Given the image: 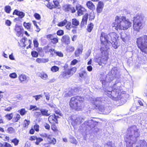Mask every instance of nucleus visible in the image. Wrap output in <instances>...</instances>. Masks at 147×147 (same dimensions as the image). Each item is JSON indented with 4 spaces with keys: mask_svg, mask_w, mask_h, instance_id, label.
<instances>
[{
    "mask_svg": "<svg viewBox=\"0 0 147 147\" xmlns=\"http://www.w3.org/2000/svg\"><path fill=\"white\" fill-rule=\"evenodd\" d=\"M105 93L112 100L115 101L121 99L125 95V92L123 91L121 87L116 84H114L112 87L107 88Z\"/></svg>",
    "mask_w": 147,
    "mask_h": 147,
    "instance_id": "1",
    "label": "nucleus"
},
{
    "mask_svg": "<svg viewBox=\"0 0 147 147\" xmlns=\"http://www.w3.org/2000/svg\"><path fill=\"white\" fill-rule=\"evenodd\" d=\"M139 136L138 129L135 125L129 127L127 129L125 138L126 147H132L133 144L135 143Z\"/></svg>",
    "mask_w": 147,
    "mask_h": 147,
    "instance_id": "2",
    "label": "nucleus"
},
{
    "mask_svg": "<svg viewBox=\"0 0 147 147\" xmlns=\"http://www.w3.org/2000/svg\"><path fill=\"white\" fill-rule=\"evenodd\" d=\"M131 23L128 19L123 16L116 17L115 22L112 24V26L117 30H125L131 26Z\"/></svg>",
    "mask_w": 147,
    "mask_h": 147,
    "instance_id": "3",
    "label": "nucleus"
},
{
    "mask_svg": "<svg viewBox=\"0 0 147 147\" xmlns=\"http://www.w3.org/2000/svg\"><path fill=\"white\" fill-rule=\"evenodd\" d=\"M84 100V98L80 96L72 97L70 100V107L76 110L79 111L83 107Z\"/></svg>",
    "mask_w": 147,
    "mask_h": 147,
    "instance_id": "4",
    "label": "nucleus"
},
{
    "mask_svg": "<svg viewBox=\"0 0 147 147\" xmlns=\"http://www.w3.org/2000/svg\"><path fill=\"white\" fill-rule=\"evenodd\" d=\"M136 43L142 51L147 53V36L144 35L137 38Z\"/></svg>",
    "mask_w": 147,
    "mask_h": 147,
    "instance_id": "5",
    "label": "nucleus"
},
{
    "mask_svg": "<svg viewBox=\"0 0 147 147\" xmlns=\"http://www.w3.org/2000/svg\"><path fill=\"white\" fill-rule=\"evenodd\" d=\"M142 21V18L140 15L134 17L133 28L135 30L139 31L141 28Z\"/></svg>",
    "mask_w": 147,
    "mask_h": 147,
    "instance_id": "6",
    "label": "nucleus"
},
{
    "mask_svg": "<svg viewBox=\"0 0 147 147\" xmlns=\"http://www.w3.org/2000/svg\"><path fill=\"white\" fill-rule=\"evenodd\" d=\"M101 56L98 57V59L96 58V61L97 63L100 62L105 64L108 58V52L106 50L103 49V48H101Z\"/></svg>",
    "mask_w": 147,
    "mask_h": 147,
    "instance_id": "7",
    "label": "nucleus"
},
{
    "mask_svg": "<svg viewBox=\"0 0 147 147\" xmlns=\"http://www.w3.org/2000/svg\"><path fill=\"white\" fill-rule=\"evenodd\" d=\"M108 36L109 40L111 41L109 42V44H111L114 48L117 49L118 46L116 42V40L118 38L117 34L115 32H111L108 34Z\"/></svg>",
    "mask_w": 147,
    "mask_h": 147,
    "instance_id": "8",
    "label": "nucleus"
},
{
    "mask_svg": "<svg viewBox=\"0 0 147 147\" xmlns=\"http://www.w3.org/2000/svg\"><path fill=\"white\" fill-rule=\"evenodd\" d=\"M76 71V69L74 68L68 70H65L61 73L60 77L61 78H67L69 77V75L73 74Z\"/></svg>",
    "mask_w": 147,
    "mask_h": 147,
    "instance_id": "9",
    "label": "nucleus"
},
{
    "mask_svg": "<svg viewBox=\"0 0 147 147\" xmlns=\"http://www.w3.org/2000/svg\"><path fill=\"white\" fill-rule=\"evenodd\" d=\"M108 37V34L107 35L104 32H102L100 36V40L101 43L104 45H106L107 44L109 45V42L111 41L109 40Z\"/></svg>",
    "mask_w": 147,
    "mask_h": 147,
    "instance_id": "10",
    "label": "nucleus"
},
{
    "mask_svg": "<svg viewBox=\"0 0 147 147\" xmlns=\"http://www.w3.org/2000/svg\"><path fill=\"white\" fill-rule=\"evenodd\" d=\"M21 41L23 43V47H25L27 45L29 44L28 46L26 47L27 49L31 48L32 41L30 40H28V39L25 37L22 38L21 40Z\"/></svg>",
    "mask_w": 147,
    "mask_h": 147,
    "instance_id": "11",
    "label": "nucleus"
},
{
    "mask_svg": "<svg viewBox=\"0 0 147 147\" xmlns=\"http://www.w3.org/2000/svg\"><path fill=\"white\" fill-rule=\"evenodd\" d=\"M76 9L78 11V15L79 16L83 15L86 11L85 9L80 5H78L76 6Z\"/></svg>",
    "mask_w": 147,
    "mask_h": 147,
    "instance_id": "12",
    "label": "nucleus"
},
{
    "mask_svg": "<svg viewBox=\"0 0 147 147\" xmlns=\"http://www.w3.org/2000/svg\"><path fill=\"white\" fill-rule=\"evenodd\" d=\"M63 8V10L66 12L70 11L72 13H74L76 11L74 8L70 5H65Z\"/></svg>",
    "mask_w": 147,
    "mask_h": 147,
    "instance_id": "13",
    "label": "nucleus"
},
{
    "mask_svg": "<svg viewBox=\"0 0 147 147\" xmlns=\"http://www.w3.org/2000/svg\"><path fill=\"white\" fill-rule=\"evenodd\" d=\"M15 30L16 32V35L19 37L22 34V32L24 30V28L21 26H15Z\"/></svg>",
    "mask_w": 147,
    "mask_h": 147,
    "instance_id": "14",
    "label": "nucleus"
},
{
    "mask_svg": "<svg viewBox=\"0 0 147 147\" xmlns=\"http://www.w3.org/2000/svg\"><path fill=\"white\" fill-rule=\"evenodd\" d=\"M12 14L13 15H16L18 16L20 19L23 18L25 16V14L24 12L17 9H15L13 11Z\"/></svg>",
    "mask_w": 147,
    "mask_h": 147,
    "instance_id": "15",
    "label": "nucleus"
},
{
    "mask_svg": "<svg viewBox=\"0 0 147 147\" xmlns=\"http://www.w3.org/2000/svg\"><path fill=\"white\" fill-rule=\"evenodd\" d=\"M83 125H84L87 128L90 127L91 129L94 127V121L92 120L86 121L84 123Z\"/></svg>",
    "mask_w": 147,
    "mask_h": 147,
    "instance_id": "16",
    "label": "nucleus"
},
{
    "mask_svg": "<svg viewBox=\"0 0 147 147\" xmlns=\"http://www.w3.org/2000/svg\"><path fill=\"white\" fill-rule=\"evenodd\" d=\"M61 40L63 43L66 45L69 44L70 42V37L68 35H65L63 36Z\"/></svg>",
    "mask_w": 147,
    "mask_h": 147,
    "instance_id": "17",
    "label": "nucleus"
},
{
    "mask_svg": "<svg viewBox=\"0 0 147 147\" xmlns=\"http://www.w3.org/2000/svg\"><path fill=\"white\" fill-rule=\"evenodd\" d=\"M104 4L101 1H100L98 2L97 5L96 12L97 13H100L102 11Z\"/></svg>",
    "mask_w": 147,
    "mask_h": 147,
    "instance_id": "18",
    "label": "nucleus"
},
{
    "mask_svg": "<svg viewBox=\"0 0 147 147\" xmlns=\"http://www.w3.org/2000/svg\"><path fill=\"white\" fill-rule=\"evenodd\" d=\"M18 79L21 83H24L28 81L27 77L26 76L23 74H22L19 75Z\"/></svg>",
    "mask_w": 147,
    "mask_h": 147,
    "instance_id": "19",
    "label": "nucleus"
},
{
    "mask_svg": "<svg viewBox=\"0 0 147 147\" xmlns=\"http://www.w3.org/2000/svg\"><path fill=\"white\" fill-rule=\"evenodd\" d=\"M147 144L144 140H140L136 147H147Z\"/></svg>",
    "mask_w": 147,
    "mask_h": 147,
    "instance_id": "20",
    "label": "nucleus"
},
{
    "mask_svg": "<svg viewBox=\"0 0 147 147\" xmlns=\"http://www.w3.org/2000/svg\"><path fill=\"white\" fill-rule=\"evenodd\" d=\"M101 98L100 97H98L94 99L93 103L96 106V107H98L101 103Z\"/></svg>",
    "mask_w": 147,
    "mask_h": 147,
    "instance_id": "21",
    "label": "nucleus"
},
{
    "mask_svg": "<svg viewBox=\"0 0 147 147\" xmlns=\"http://www.w3.org/2000/svg\"><path fill=\"white\" fill-rule=\"evenodd\" d=\"M83 51L82 46L81 45L80 47L77 49L75 52V55L76 57H78L82 53Z\"/></svg>",
    "mask_w": 147,
    "mask_h": 147,
    "instance_id": "22",
    "label": "nucleus"
},
{
    "mask_svg": "<svg viewBox=\"0 0 147 147\" xmlns=\"http://www.w3.org/2000/svg\"><path fill=\"white\" fill-rule=\"evenodd\" d=\"M88 14H86L83 17L82 21L81 22V26L84 25L86 24L87 21L88 19Z\"/></svg>",
    "mask_w": 147,
    "mask_h": 147,
    "instance_id": "23",
    "label": "nucleus"
},
{
    "mask_svg": "<svg viewBox=\"0 0 147 147\" xmlns=\"http://www.w3.org/2000/svg\"><path fill=\"white\" fill-rule=\"evenodd\" d=\"M121 38L123 41L125 42V41L129 39V36L125 33H122L121 34Z\"/></svg>",
    "mask_w": 147,
    "mask_h": 147,
    "instance_id": "24",
    "label": "nucleus"
},
{
    "mask_svg": "<svg viewBox=\"0 0 147 147\" xmlns=\"http://www.w3.org/2000/svg\"><path fill=\"white\" fill-rule=\"evenodd\" d=\"M4 10L6 13L9 14L12 11L11 7L10 5H6L4 7Z\"/></svg>",
    "mask_w": 147,
    "mask_h": 147,
    "instance_id": "25",
    "label": "nucleus"
},
{
    "mask_svg": "<svg viewBox=\"0 0 147 147\" xmlns=\"http://www.w3.org/2000/svg\"><path fill=\"white\" fill-rule=\"evenodd\" d=\"M23 26L25 28L28 30H30L31 29V24L30 22L26 23L24 22L23 24Z\"/></svg>",
    "mask_w": 147,
    "mask_h": 147,
    "instance_id": "26",
    "label": "nucleus"
},
{
    "mask_svg": "<svg viewBox=\"0 0 147 147\" xmlns=\"http://www.w3.org/2000/svg\"><path fill=\"white\" fill-rule=\"evenodd\" d=\"M86 5L87 7L90 10H92L94 7V5L91 1H88L87 2Z\"/></svg>",
    "mask_w": 147,
    "mask_h": 147,
    "instance_id": "27",
    "label": "nucleus"
},
{
    "mask_svg": "<svg viewBox=\"0 0 147 147\" xmlns=\"http://www.w3.org/2000/svg\"><path fill=\"white\" fill-rule=\"evenodd\" d=\"M0 147H13V146L8 142H4L3 143L0 142Z\"/></svg>",
    "mask_w": 147,
    "mask_h": 147,
    "instance_id": "28",
    "label": "nucleus"
},
{
    "mask_svg": "<svg viewBox=\"0 0 147 147\" xmlns=\"http://www.w3.org/2000/svg\"><path fill=\"white\" fill-rule=\"evenodd\" d=\"M21 118L20 115L19 114H16L15 116L13 118L12 121L14 123L18 122Z\"/></svg>",
    "mask_w": 147,
    "mask_h": 147,
    "instance_id": "29",
    "label": "nucleus"
},
{
    "mask_svg": "<svg viewBox=\"0 0 147 147\" xmlns=\"http://www.w3.org/2000/svg\"><path fill=\"white\" fill-rule=\"evenodd\" d=\"M43 49H42V48H38L36 49L38 54L42 57L44 56L45 54Z\"/></svg>",
    "mask_w": 147,
    "mask_h": 147,
    "instance_id": "30",
    "label": "nucleus"
},
{
    "mask_svg": "<svg viewBox=\"0 0 147 147\" xmlns=\"http://www.w3.org/2000/svg\"><path fill=\"white\" fill-rule=\"evenodd\" d=\"M83 119L81 117H78L74 120V122L76 124H80L83 122Z\"/></svg>",
    "mask_w": 147,
    "mask_h": 147,
    "instance_id": "31",
    "label": "nucleus"
},
{
    "mask_svg": "<svg viewBox=\"0 0 147 147\" xmlns=\"http://www.w3.org/2000/svg\"><path fill=\"white\" fill-rule=\"evenodd\" d=\"M55 119V117L54 116V115H51L48 118V120L51 123H54V122L57 123V122L56 121Z\"/></svg>",
    "mask_w": 147,
    "mask_h": 147,
    "instance_id": "32",
    "label": "nucleus"
},
{
    "mask_svg": "<svg viewBox=\"0 0 147 147\" xmlns=\"http://www.w3.org/2000/svg\"><path fill=\"white\" fill-rule=\"evenodd\" d=\"M47 140L50 143L55 144L56 143L55 139L53 138L48 137L47 139Z\"/></svg>",
    "mask_w": 147,
    "mask_h": 147,
    "instance_id": "33",
    "label": "nucleus"
},
{
    "mask_svg": "<svg viewBox=\"0 0 147 147\" xmlns=\"http://www.w3.org/2000/svg\"><path fill=\"white\" fill-rule=\"evenodd\" d=\"M111 74L113 75L115 77H116V75L118 73V71L116 67H113L111 70Z\"/></svg>",
    "mask_w": 147,
    "mask_h": 147,
    "instance_id": "34",
    "label": "nucleus"
},
{
    "mask_svg": "<svg viewBox=\"0 0 147 147\" xmlns=\"http://www.w3.org/2000/svg\"><path fill=\"white\" fill-rule=\"evenodd\" d=\"M30 123V120H28L26 119H25L23 124V127L24 128H27Z\"/></svg>",
    "mask_w": 147,
    "mask_h": 147,
    "instance_id": "35",
    "label": "nucleus"
},
{
    "mask_svg": "<svg viewBox=\"0 0 147 147\" xmlns=\"http://www.w3.org/2000/svg\"><path fill=\"white\" fill-rule=\"evenodd\" d=\"M18 112H19L21 116H23L27 113V111L25 109L22 108L19 110Z\"/></svg>",
    "mask_w": 147,
    "mask_h": 147,
    "instance_id": "36",
    "label": "nucleus"
},
{
    "mask_svg": "<svg viewBox=\"0 0 147 147\" xmlns=\"http://www.w3.org/2000/svg\"><path fill=\"white\" fill-rule=\"evenodd\" d=\"M11 142L15 146H17L19 144V140L17 138H14L11 140Z\"/></svg>",
    "mask_w": 147,
    "mask_h": 147,
    "instance_id": "37",
    "label": "nucleus"
},
{
    "mask_svg": "<svg viewBox=\"0 0 147 147\" xmlns=\"http://www.w3.org/2000/svg\"><path fill=\"white\" fill-rule=\"evenodd\" d=\"M72 23L73 25L76 26H78L79 24V21L75 18L72 19Z\"/></svg>",
    "mask_w": 147,
    "mask_h": 147,
    "instance_id": "38",
    "label": "nucleus"
},
{
    "mask_svg": "<svg viewBox=\"0 0 147 147\" xmlns=\"http://www.w3.org/2000/svg\"><path fill=\"white\" fill-rule=\"evenodd\" d=\"M74 49V47L71 46H68L66 47V51L68 52H72Z\"/></svg>",
    "mask_w": 147,
    "mask_h": 147,
    "instance_id": "39",
    "label": "nucleus"
},
{
    "mask_svg": "<svg viewBox=\"0 0 147 147\" xmlns=\"http://www.w3.org/2000/svg\"><path fill=\"white\" fill-rule=\"evenodd\" d=\"M13 113H11L6 114L5 115V117L9 120H10L13 118Z\"/></svg>",
    "mask_w": 147,
    "mask_h": 147,
    "instance_id": "40",
    "label": "nucleus"
},
{
    "mask_svg": "<svg viewBox=\"0 0 147 147\" xmlns=\"http://www.w3.org/2000/svg\"><path fill=\"white\" fill-rule=\"evenodd\" d=\"M59 67L54 65L53 66L51 69V70L52 72H55L58 71L59 70Z\"/></svg>",
    "mask_w": 147,
    "mask_h": 147,
    "instance_id": "41",
    "label": "nucleus"
},
{
    "mask_svg": "<svg viewBox=\"0 0 147 147\" xmlns=\"http://www.w3.org/2000/svg\"><path fill=\"white\" fill-rule=\"evenodd\" d=\"M31 54L33 57H37L38 55V52L35 51H32Z\"/></svg>",
    "mask_w": 147,
    "mask_h": 147,
    "instance_id": "42",
    "label": "nucleus"
},
{
    "mask_svg": "<svg viewBox=\"0 0 147 147\" xmlns=\"http://www.w3.org/2000/svg\"><path fill=\"white\" fill-rule=\"evenodd\" d=\"M80 77L82 78H85L87 76V73L86 71H83L80 74Z\"/></svg>",
    "mask_w": 147,
    "mask_h": 147,
    "instance_id": "43",
    "label": "nucleus"
},
{
    "mask_svg": "<svg viewBox=\"0 0 147 147\" xmlns=\"http://www.w3.org/2000/svg\"><path fill=\"white\" fill-rule=\"evenodd\" d=\"M96 109L98 108L99 110L102 112H104L105 110V106L102 105H99L98 107L96 108Z\"/></svg>",
    "mask_w": 147,
    "mask_h": 147,
    "instance_id": "44",
    "label": "nucleus"
},
{
    "mask_svg": "<svg viewBox=\"0 0 147 147\" xmlns=\"http://www.w3.org/2000/svg\"><path fill=\"white\" fill-rule=\"evenodd\" d=\"M93 24L92 23H90L89 25H88L87 30L88 32H90L93 29Z\"/></svg>",
    "mask_w": 147,
    "mask_h": 147,
    "instance_id": "45",
    "label": "nucleus"
},
{
    "mask_svg": "<svg viewBox=\"0 0 147 147\" xmlns=\"http://www.w3.org/2000/svg\"><path fill=\"white\" fill-rule=\"evenodd\" d=\"M51 42L53 44H56L58 42V39L57 36H55L53 39L51 40Z\"/></svg>",
    "mask_w": 147,
    "mask_h": 147,
    "instance_id": "46",
    "label": "nucleus"
},
{
    "mask_svg": "<svg viewBox=\"0 0 147 147\" xmlns=\"http://www.w3.org/2000/svg\"><path fill=\"white\" fill-rule=\"evenodd\" d=\"M67 23V20H64L63 21L59 23L58 25L59 26H63L65 25Z\"/></svg>",
    "mask_w": 147,
    "mask_h": 147,
    "instance_id": "47",
    "label": "nucleus"
},
{
    "mask_svg": "<svg viewBox=\"0 0 147 147\" xmlns=\"http://www.w3.org/2000/svg\"><path fill=\"white\" fill-rule=\"evenodd\" d=\"M8 132L10 134H12L15 132V129L12 127H9L7 129Z\"/></svg>",
    "mask_w": 147,
    "mask_h": 147,
    "instance_id": "48",
    "label": "nucleus"
},
{
    "mask_svg": "<svg viewBox=\"0 0 147 147\" xmlns=\"http://www.w3.org/2000/svg\"><path fill=\"white\" fill-rule=\"evenodd\" d=\"M103 78H102V80L105 81L107 82H109L110 81V80H109L108 79L109 78H110V76H106L105 75H103Z\"/></svg>",
    "mask_w": 147,
    "mask_h": 147,
    "instance_id": "49",
    "label": "nucleus"
},
{
    "mask_svg": "<svg viewBox=\"0 0 147 147\" xmlns=\"http://www.w3.org/2000/svg\"><path fill=\"white\" fill-rule=\"evenodd\" d=\"M110 108L106 106L105 107V110L104 112L106 114L109 113L111 112Z\"/></svg>",
    "mask_w": 147,
    "mask_h": 147,
    "instance_id": "50",
    "label": "nucleus"
},
{
    "mask_svg": "<svg viewBox=\"0 0 147 147\" xmlns=\"http://www.w3.org/2000/svg\"><path fill=\"white\" fill-rule=\"evenodd\" d=\"M36 61L38 63H45V59L43 58H37L36 60Z\"/></svg>",
    "mask_w": 147,
    "mask_h": 147,
    "instance_id": "51",
    "label": "nucleus"
},
{
    "mask_svg": "<svg viewBox=\"0 0 147 147\" xmlns=\"http://www.w3.org/2000/svg\"><path fill=\"white\" fill-rule=\"evenodd\" d=\"M36 141L35 142V144L36 145H38L39 143L43 140V139L40 138H38L37 137L36 139Z\"/></svg>",
    "mask_w": 147,
    "mask_h": 147,
    "instance_id": "52",
    "label": "nucleus"
},
{
    "mask_svg": "<svg viewBox=\"0 0 147 147\" xmlns=\"http://www.w3.org/2000/svg\"><path fill=\"white\" fill-rule=\"evenodd\" d=\"M55 35L50 34L47 36V38L50 40H51L55 37Z\"/></svg>",
    "mask_w": 147,
    "mask_h": 147,
    "instance_id": "53",
    "label": "nucleus"
},
{
    "mask_svg": "<svg viewBox=\"0 0 147 147\" xmlns=\"http://www.w3.org/2000/svg\"><path fill=\"white\" fill-rule=\"evenodd\" d=\"M9 77L12 78H15L17 77V74L15 72L10 74L9 75Z\"/></svg>",
    "mask_w": 147,
    "mask_h": 147,
    "instance_id": "54",
    "label": "nucleus"
},
{
    "mask_svg": "<svg viewBox=\"0 0 147 147\" xmlns=\"http://www.w3.org/2000/svg\"><path fill=\"white\" fill-rule=\"evenodd\" d=\"M67 24L65 26L66 29L70 30L71 27V23L70 22H67Z\"/></svg>",
    "mask_w": 147,
    "mask_h": 147,
    "instance_id": "55",
    "label": "nucleus"
},
{
    "mask_svg": "<svg viewBox=\"0 0 147 147\" xmlns=\"http://www.w3.org/2000/svg\"><path fill=\"white\" fill-rule=\"evenodd\" d=\"M34 17L37 20H40V15L37 13H34Z\"/></svg>",
    "mask_w": 147,
    "mask_h": 147,
    "instance_id": "56",
    "label": "nucleus"
},
{
    "mask_svg": "<svg viewBox=\"0 0 147 147\" xmlns=\"http://www.w3.org/2000/svg\"><path fill=\"white\" fill-rule=\"evenodd\" d=\"M57 34L59 36H62L64 34V31L62 30H59L57 33Z\"/></svg>",
    "mask_w": 147,
    "mask_h": 147,
    "instance_id": "57",
    "label": "nucleus"
},
{
    "mask_svg": "<svg viewBox=\"0 0 147 147\" xmlns=\"http://www.w3.org/2000/svg\"><path fill=\"white\" fill-rule=\"evenodd\" d=\"M48 52H50L51 55L53 56V55L54 53H55V51H55L54 49H48Z\"/></svg>",
    "mask_w": 147,
    "mask_h": 147,
    "instance_id": "58",
    "label": "nucleus"
},
{
    "mask_svg": "<svg viewBox=\"0 0 147 147\" xmlns=\"http://www.w3.org/2000/svg\"><path fill=\"white\" fill-rule=\"evenodd\" d=\"M55 53L57 56L60 57H62L63 56V54L61 52L59 51H55Z\"/></svg>",
    "mask_w": 147,
    "mask_h": 147,
    "instance_id": "59",
    "label": "nucleus"
},
{
    "mask_svg": "<svg viewBox=\"0 0 147 147\" xmlns=\"http://www.w3.org/2000/svg\"><path fill=\"white\" fill-rule=\"evenodd\" d=\"M34 128L35 131L38 132L39 131V126L38 125L36 124L34 126Z\"/></svg>",
    "mask_w": 147,
    "mask_h": 147,
    "instance_id": "60",
    "label": "nucleus"
},
{
    "mask_svg": "<svg viewBox=\"0 0 147 147\" xmlns=\"http://www.w3.org/2000/svg\"><path fill=\"white\" fill-rule=\"evenodd\" d=\"M33 43L34 47L37 48L38 47V43L37 40L36 39H35L33 40Z\"/></svg>",
    "mask_w": 147,
    "mask_h": 147,
    "instance_id": "61",
    "label": "nucleus"
},
{
    "mask_svg": "<svg viewBox=\"0 0 147 147\" xmlns=\"http://www.w3.org/2000/svg\"><path fill=\"white\" fill-rule=\"evenodd\" d=\"M37 136H30L29 140L31 141H34L36 139Z\"/></svg>",
    "mask_w": 147,
    "mask_h": 147,
    "instance_id": "62",
    "label": "nucleus"
},
{
    "mask_svg": "<svg viewBox=\"0 0 147 147\" xmlns=\"http://www.w3.org/2000/svg\"><path fill=\"white\" fill-rule=\"evenodd\" d=\"M55 7H58L59 5V3L58 1V0H54L53 1Z\"/></svg>",
    "mask_w": 147,
    "mask_h": 147,
    "instance_id": "63",
    "label": "nucleus"
},
{
    "mask_svg": "<svg viewBox=\"0 0 147 147\" xmlns=\"http://www.w3.org/2000/svg\"><path fill=\"white\" fill-rule=\"evenodd\" d=\"M39 76L42 79H45L46 77V74L43 72L40 74Z\"/></svg>",
    "mask_w": 147,
    "mask_h": 147,
    "instance_id": "64",
    "label": "nucleus"
}]
</instances>
